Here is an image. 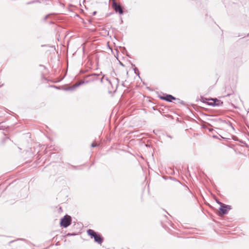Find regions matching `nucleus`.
<instances>
[{
	"mask_svg": "<svg viewBox=\"0 0 249 249\" xmlns=\"http://www.w3.org/2000/svg\"><path fill=\"white\" fill-rule=\"evenodd\" d=\"M71 224V217L68 215H65L61 219L60 225L61 226L67 228Z\"/></svg>",
	"mask_w": 249,
	"mask_h": 249,
	"instance_id": "1",
	"label": "nucleus"
},
{
	"mask_svg": "<svg viewBox=\"0 0 249 249\" xmlns=\"http://www.w3.org/2000/svg\"><path fill=\"white\" fill-rule=\"evenodd\" d=\"M112 7L116 12H118L120 14H123L124 12L122 6L117 4L115 0H113L112 2Z\"/></svg>",
	"mask_w": 249,
	"mask_h": 249,
	"instance_id": "2",
	"label": "nucleus"
},
{
	"mask_svg": "<svg viewBox=\"0 0 249 249\" xmlns=\"http://www.w3.org/2000/svg\"><path fill=\"white\" fill-rule=\"evenodd\" d=\"M219 204H220L221 205L219 208V210L223 214H227L228 213L229 211L231 209V206L229 205H226L222 203L221 202H219Z\"/></svg>",
	"mask_w": 249,
	"mask_h": 249,
	"instance_id": "3",
	"label": "nucleus"
},
{
	"mask_svg": "<svg viewBox=\"0 0 249 249\" xmlns=\"http://www.w3.org/2000/svg\"><path fill=\"white\" fill-rule=\"evenodd\" d=\"M95 242L98 243L99 244H101L103 242V239L102 237L97 234L94 238Z\"/></svg>",
	"mask_w": 249,
	"mask_h": 249,
	"instance_id": "4",
	"label": "nucleus"
},
{
	"mask_svg": "<svg viewBox=\"0 0 249 249\" xmlns=\"http://www.w3.org/2000/svg\"><path fill=\"white\" fill-rule=\"evenodd\" d=\"M163 99L168 102H172L173 100H175L176 98L171 95H166L164 97H161Z\"/></svg>",
	"mask_w": 249,
	"mask_h": 249,
	"instance_id": "5",
	"label": "nucleus"
},
{
	"mask_svg": "<svg viewBox=\"0 0 249 249\" xmlns=\"http://www.w3.org/2000/svg\"><path fill=\"white\" fill-rule=\"evenodd\" d=\"M88 234L90 235L92 238L95 236L97 233L92 230L89 229L87 231Z\"/></svg>",
	"mask_w": 249,
	"mask_h": 249,
	"instance_id": "6",
	"label": "nucleus"
},
{
	"mask_svg": "<svg viewBox=\"0 0 249 249\" xmlns=\"http://www.w3.org/2000/svg\"><path fill=\"white\" fill-rule=\"evenodd\" d=\"M212 100L213 102V103L211 104V105H213V106H219L220 105V103L222 104V102H220V101L216 99H213Z\"/></svg>",
	"mask_w": 249,
	"mask_h": 249,
	"instance_id": "7",
	"label": "nucleus"
},
{
	"mask_svg": "<svg viewBox=\"0 0 249 249\" xmlns=\"http://www.w3.org/2000/svg\"><path fill=\"white\" fill-rule=\"evenodd\" d=\"M104 80H106L109 83H111L110 81L109 80L107 77H105V75H104L102 77V78L101 79L100 81L101 83L103 82Z\"/></svg>",
	"mask_w": 249,
	"mask_h": 249,
	"instance_id": "8",
	"label": "nucleus"
},
{
	"mask_svg": "<svg viewBox=\"0 0 249 249\" xmlns=\"http://www.w3.org/2000/svg\"><path fill=\"white\" fill-rule=\"evenodd\" d=\"M84 83V82H83V81H81L78 83H76L75 85H73V88L78 87V86H79L80 85H81L82 84H83Z\"/></svg>",
	"mask_w": 249,
	"mask_h": 249,
	"instance_id": "9",
	"label": "nucleus"
},
{
	"mask_svg": "<svg viewBox=\"0 0 249 249\" xmlns=\"http://www.w3.org/2000/svg\"><path fill=\"white\" fill-rule=\"evenodd\" d=\"M134 71H135V73L136 74L139 72L138 70L136 68H134Z\"/></svg>",
	"mask_w": 249,
	"mask_h": 249,
	"instance_id": "10",
	"label": "nucleus"
},
{
	"mask_svg": "<svg viewBox=\"0 0 249 249\" xmlns=\"http://www.w3.org/2000/svg\"><path fill=\"white\" fill-rule=\"evenodd\" d=\"M97 145L96 144H94V143L91 144V146L93 147H94L96 146Z\"/></svg>",
	"mask_w": 249,
	"mask_h": 249,
	"instance_id": "11",
	"label": "nucleus"
},
{
	"mask_svg": "<svg viewBox=\"0 0 249 249\" xmlns=\"http://www.w3.org/2000/svg\"><path fill=\"white\" fill-rule=\"evenodd\" d=\"M3 129V126L1 125V124H0V130Z\"/></svg>",
	"mask_w": 249,
	"mask_h": 249,
	"instance_id": "12",
	"label": "nucleus"
},
{
	"mask_svg": "<svg viewBox=\"0 0 249 249\" xmlns=\"http://www.w3.org/2000/svg\"><path fill=\"white\" fill-rule=\"evenodd\" d=\"M48 17H49V15L46 16L45 18V19H46Z\"/></svg>",
	"mask_w": 249,
	"mask_h": 249,
	"instance_id": "13",
	"label": "nucleus"
},
{
	"mask_svg": "<svg viewBox=\"0 0 249 249\" xmlns=\"http://www.w3.org/2000/svg\"><path fill=\"white\" fill-rule=\"evenodd\" d=\"M96 12H94L93 13V15H95V14H96Z\"/></svg>",
	"mask_w": 249,
	"mask_h": 249,
	"instance_id": "14",
	"label": "nucleus"
},
{
	"mask_svg": "<svg viewBox=\"0 0 249 249\" xmlns=\"http://www.w3.org/2000/svg\"><path fill=\"white\" fill-rule=\"evenodd\" d=\"M99 75H102V72H101V73Z\"/></svg>",
	"mask_w": 249,
	"mask_h": 249,
	"instance_id": "15",
	"label": "nucleus"
},
{
	"mask_svg": "<svg viewBox=\"0 0 249 249\" xmlns=\"http://www.w3.org/2000/svg\"><path fill=\"white\" fill-rule=\"evenodd\" d=\"M112 0V2H113V0Z\"/></svg>",
	"mask_w": 249,
	"mask_h": 249,
	"instance_id": "16",
	"label": "nucleus"
}]
</instances>
